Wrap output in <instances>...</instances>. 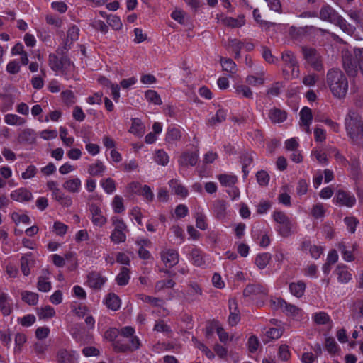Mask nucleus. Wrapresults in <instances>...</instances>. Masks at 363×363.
I'll return each instance as SVG.
<instances>
[{
  "label": "nucleus",
  "mask_w": 363,
  "mask_h": 363,
  "mask_svg": "<svg viewBox=\"0 0 363 363\" xmlns=\"http://www.w3.org/2000/svg\"><path fill=\"white\" fill-rule=\"evenodd\" d=\"M338 250L342 255L343 259L347 262H351L354 259L352 250H347L345 242H342L338 244Z\"/></svg>",
  "instance_id": "obj_47"
},
{
  "label": "nucleus",
  "mask_w": 363,
  "mask_h": 363,
  "mask_svg": "<svg viewBox=\"0 0 363 363\" xmlns=\"http://www.w3.org/2000/svg\"><path fill=\"white\" fill-rule=\"evenodd\" d=\"M226 111L223 109V108H220L217 111L215 116L212 117L209 121H208V124L210 125H216V123H222L223 121H224L225 119H226Z\"/></svg>",
  "instance_id": "obj_41"
},
{
  "label": "nucleus",
  "mask_w": 363,
  "mask_h": 363,
  "mask_svg": "<svg viewBox=\"0 0 363 363\" xmlns=\"http://www.w3.org/2000/svg\"><path fill=\"white\" fill-rule=\"evenodd\" d=\"M112 206L115 213H122L124 211L123 199L118 195L115 196L112 201Z\"/></svg>",
  "instance_id": "obj_50"
},
{
  "label": "nucleus",
  "mask_w": 363,
  "mask_h": 363,
  "mask_svg": "<svg viewBox=\"0 0 363 363\" xmlns=\"http://www.w3.org/2000/svg\"><path fill=\"white\" fill-rule=\"evenodd\" d=\"M64 102L67 106H72L75 103V96L74 93L70 90H66L61 93Z\"/></svg>",
  "instance_id": "obj_64"
},
{
  "label": "nucleus",
  "mask_w": 363,
  "mask_h": 363,
  "mask_svg": "<svg viewBox=\"0 0 363 363\" xmlns=\"http://www.w3.org/2000/svg\"><path fill=\"white\" fill-rule=\"evenodd\" d=\"M202 295V290L199 285L196 282H192L189 284V289L186 293V299L188 301H194L197 300V296Z\"/></svg>",
  "instance_id": "obj_22"
},
{
  "label": "nucleus",
  "mask_w": 363,
  "mask_h": 363,
  "mask_svg": "<svg viewBox=\"0 0 363 363\" xmlns=\"http://www.w3.org/2000/svg\"><path fill=\"white\" fill-rule=\"evenodd\" d=\"M274 221L280 225L278 228L279 234L283 237H288L291 235L292 224L285 213L276 211L273 214Z\"/></svg>",
  "instance_id": "obj_6"
},
{
  "label": "nucleus",
  "mask_w": 363,
  "mask_h": 363,
  "mask_svg": "<svg viewBox=\"0 0 363 363\" xmlns=\"http://www.w3.org/2000/svg\"><path fill=\"white\" fill-rule=\"evenodd\" d=\"M75 352L60 349L57 353V360L59 363H74Z\"/></svg>",
  "instance_id": "obj_20"
},
{
  "label": "nucleus",
  "mask_w": 363,
  "mask_h": 363,
  "mask_svg": "<svg viewBox=\"0 0 363 363\" xmlns=\"http://www.w3.org/2000/svg\"><path fill=\"white\" fill-rule=\"evenodd\" d=\"M74 64L71 62L69 58L67 55L61 56L60 59V71L62 73H66L71 67H73Z\"/></svg>",
  "instance_id": "obj_55"
},
{
  "label": "nucleus",
  "mask_w": 363,
  "mask_h": 363,
  "mask_svg": "<svg viewBox=\"0 0 363 363\" xmlns=\"http://www.w3.org/2000/svg\"><path fill=\"white\" fill-rule=\"evenodd\" d=\"M281 59L285 63L286 66L291 69L292 74H296L298 76L299 69L298 67V62L294 54L291 51H285L282 53Z\"/></svg>",
  "instance_id": "obj_12"
},
{
  "label": "nucleus",
  "mask_w": 363,
  "mask_h": 363,
  "mask_svg": "<svg viewBox=\"0 0 363 363\" xmlns=\"http://www.w3.org/2000/svg\"><path fill=\"white\" fill-rule=\"evenodd\" d=\"M300 118H301V123L300 124L303 123H311V121L313 120V115H312V111L310 108L307 106H304L300 111Z\"/></svg>",
  "instance_id": "obj_38"
},
{
  "label": "nucleus",
  "mask_w": 363,
  "mask_h": 363,
  "mask_svg": "<svg viewBox=\"0 0 363 363\" xmlns=\"http://www.w3.org/2000/svg\"><path fill=\"white\" fill-rule=\"evenodd\" d=\"M8 301V294L0 291V311L4 315H9L12 311V307L10 306Z\"/></svg>",
  "instance_id": "obj_26"
},
{
  "label": "nucleus",
  "mask_w": 363,
  "mask_h": 363,
  "mask_svg": "<svg viewBox=\"0 0 363 363\" xmlns=\"http://www.w3.org/2000/svg\"><path fill=\"white\" fill-rule=\"evenodd\" d=\"M160 256L167 267H173L179 262V254L176 250H164L160 252Z\"/></svg>",
  "instance_id": "obj_9"
},
{
  "label": "nucleus",
  "mask_w": 363,
  "mask_h": 363,
  "mask_svg": "<svg viewBox=\"0 0 363 363\" xmlns=\"http://www.w3.org/2000/svg\"><path fill=\"white\" fill-rule=\"evenodd\" d=\"M21 270L24 276H28L30 273V267L33 266L35 260L32 257V253L29 252L21 258Z\"/></svg>",
  "instance_id": "obj_19"
},
{
  "label": "nucleus",
  "mask_w": 363,
  "mask_h": 363,
  "mask_svg": "<svg viewBox=\"0 0 363 363\" xmlns=\"http://www.w3.org/2000/svg\"><path fill=\"white\" fill-rule=\"evenodd\" d=\"M220 184L225 186H233L238 181L236 176L230 174H220L218 176Z\"/></svg>",
  "instance_id": "obj_40"
},
{
  "label": "nucleus",
  "mask_w": 363,
  "mask_h": 363,
  "mask_svg": "<svg viewBox=\"0 0 363 363\" xmlns=\"http://www.w3.org/2000/svg\"><path fill=\"white\" fill-rule=\"evenodd\" d=\"M155 161L158 164L165 166L169 162V156L164 150H159L156 152Z\"/></svg>",
  "instance_id": "obj_48"
},
{
  "label": "nucleus",
  "mask_w": 363,
  "mask_h": 363,
  "mask_svg": "<svg viewBox=\"0 0 363 363\" xmlns=\"http://www.w3.org/2000/svg\"><path fill=\"white\" fill-rule=\"evenodd\" d=\"M36 139L35 133L33 130L25 129L18 135V140L21 143L32 144Z\"/></svg>",
  "instance_id": "obj_24"
},
{
  "label": "nucleus",
  "mask_w": 363,
  "mask_h": 363,
  "mask_svg": "<svg viewBox=\"0 0 363 363\" xmlns=\"http://www.w3.org/2000/svg\"><path fill=\"white\" fill-rule=\"evenodd\" d=\"M301 53L306 62L315 71L323 70V57L318 50L311 47H301Z\"/></svg>",
  "instance_id": "obj_4"
},
{
  "label": "nucleus",
  "mask_w": 363,
  "mask_h": 363,
  "mask_svg": "<svg viewBox=\"0 0 363 363\" xmlns=\"http://www.w3.org/2000/svg\"><path fill=\"white\" fill-rule=\"evenodd\" d=\"M223 23L225 26L230 28H240L245 24V20L243 18H234L228 17L223 20Z\"/></svg>",
  "instance_id": "obj_44"
},
{
  "label": "nucleus",
  "mask_w": 363,
  "mask_h": 363,
  "mask_svg": "<svg viewBox=\"0 0 363 363\" xmlns=\"http://www.w3.org/2000/svg\"><path fill=\"white\" fill-rule=\"evenodd\" d=\"M228 45L232 48L233 52L235 53V58H239L240 57L242 43L237 39H233L229 41Z\"/></svg>",
  "instance_id": "obj_63"
},
{
  "label": "nucleus",
  "mask_w": 363,
  "mask_h": 363,
  "mask_svg": "<svg viewBox=\"0 0 363 363\" xmlns=\"http://www.w3.org/2000/svg\"><path fill=\"white\" fill-rule=\"evenodd\" d=\"M268 117L273 123L284 122L287 118V113L284 110L274 107L269 111Z\"/></svg>",
  "instance_id": "obj_17"
},
{
  "label": "nucleus",
  "mask_w": 363,
  "mask_h": 363,
  "mask_svg": "<svg viewBox=\"0 0 363 363\" xmlns=\"http://www.w3.org/2000/svg\"><path fill=\"white\" fill-rule=\"evenodd\" d=\"M140 342L138 337H132V340L119 336L118 340L113 343V350L116 352H132L139 349Z\"/></svg>",
  "instance_id": "obj_5"
},
{
  "label": "nucleus",
  "mask_w": 363,
  "mask_h": 363,
  "mask_svg": "<svg viewBox=\"0 0 363 363\" xmlns=\"http://www.w3.org/2000/svg\"><path fill=\"white\" fill-rule=\"evenodd\" d=\"M290 292L296 297L301 298L303 296L306 285L304 281H298L289 284Z\"/></svg>",
  "instance_id": "obj_23"
},
{
  "label": "nucleus",
  "mask_w": 363,
  "mask_h": 363,
  "mask_svg": "<svg viewBox=\"0 0 363 363\" xmlns=\"http://www.w3.org/2000/svg\"><path fill=\"white\" fill-rule=\"evenodd\" d=\"M313 320L318 325H325L330 322V318L325 312H319L314 315Z\"/></svg>",
  "instance_id": "obj_49"
},
{
  "label": "nucleus",
  "mask_w": 363,
  "mask_h": 363,
  "mask_svg": "<svg viewBox=\"0 0 363 363\" xmlns=\"http://www.w3.org/2000/svg\"><path fill=\"white\" fill-rule=\"evenodd\" d=\"M37 288L39 291L43 292L49 291L51 289V283L50 281H47L45 277H39Z\"/></svg>",
  "instance_id": "obj_62"
},
{
  "label": "nucleus",
  "mask_w": 363,
  "mask_h": 363,
  "mask_svg": "<svg viewBox=\"0 0 363 363\" xmlns=\"http://www.w3.org/2000/svg\"><path fill=\"white\" fill-rule=\"evenodd\" d=\"M340 16L329 5L323 6L319 12V17L321 20L328 21L335 24Z\"/></svg>",
  "instance_id": "obj_10"
},
{
  "label": "nucleus",
  "mask_w": 363,
  "mask_h": 363,
  "mask_svg": "<svg viewBox=\"0 0 363 363\" xmlns=\"http://www.w3.org/2000/svg\"><path fill=\"white\" fill-rule=\"evenodd\" d=\"M198 155L195 152L184 153L179 160V164L183 166H195L198 162Z\"/></svg>",
  "instance_id": "obj_27"
},
{
  "label": "nucleus",
  "mask_w": 363,
  "mask_h": 363,
  "mask_svg": "<svg viewBox=\"0 0 363 363\" xmlns=\"http://www.w3.org/2000/svg\"><path fill=\"white\" fill-rule=\"evenodd\" d=\"M326 82L335 97L344 98L348 90V81L338 69H330L326 74Z\"/></svg>",
  "instance_id": "obj_3"
},
{
  "label": "nucleus",
  "mask_w": 363,
  "mask_h": 363,
  "mask_svg": "<svg viewBox=\"0 0 363 363\" xmlns=\"http://www.w3.org/2000/svg\"><path fill=\"white\" fill-rule=\"evenodd\" d=\"M110 239L115 244L122 243L125 241L126 235L125 232L113 230Z\"/></svg>",
  "instance_id": "obj_56"
},
{
  "label": "nucleus",
  "mask_w": 363,
  "mask_h": 363,
  "mask_svg": "<svg viewBox=\"0 0 363 363\" xmlns=\"http://www.w3.org/2000/svg\"><path fill=\"white\" fill-rule=\"evenodd\" d=\"M226 202L223 200H216L213 204V211L216 218L224 220L227 216Z\"/></svg>",
  "instance_id": "obj_16"
},
{
  "label": "nucleus",
  "mask_w": 363,
  "mask_h": 363,
  "mask_svg": "<svg viewBox=\"0 0 363 363\" xmlns=\"http://www.w3.org/2000/svg\"><path fill=\"white\" fill-rule=\"evenodd\" d=\"M106 278L96 272H91L87 275V284L94 289L99 290L105 284Z\"/></svg>",
  "instance_id": "obj_11"
},
{
  "label": "nucleus",
  "mask_w": 363,
  "mask_h": 363,
  "mask_svg": "<svg viewBox=\"0 0 363 363\" xmlns=\"http://www.w3.org/2000/svg\"><path fill=\"white\" fill-rule=\"evenodd\" d=\"M112 223L114 226V231L125 232L128 230L127 225L121 218L113 216L111 218Z\"/></svg>",
  "instance_id": "obj_58"
},
{
  "label": "nucleus",
  "mask_w": 363,
  "mask_h": 363,
  "mask_svg": "<svg viewBox=\"0 0 363 363\" xmlns=\"http://www.w3.org/2000/svg\"><path fill=\"white\" fill-rule=\"evenodd\" d=\"M345 128L352 143L363 147V120L360 115L350 111L345 118Z\"/></svg>",
  "instance_id": "obj_1"
},
{
  "label": "nucleus",
  "mask_w": 363,
  "mask_h": 363,
  "mask_svg": "<svg viewBox=\"0 0 363 363\" xmlns=\"http://www.w3.org/2000/svg\"><path fill=\"white\" fill-rule=\"evenodd\" d=\"M108 23L113 29L115 30H119L122 28V23L119 18V17L115 15H109L107 17Z\"/></svg>",
  "instance_id": "obj_57"
},
{
  "label": "nucleus",
  "mask_w": 363,
  "mask_h": 363,
  "mask_svg": "<svg viewBox=\"0 0 363 363\" xmlns=\"http://www.w3.org/2000/svg\"><path fill=\"white\" fill-rule=\"evenodd\" d=\"M90 212L91 213V221L95 225L102 227L106 223V218L102 215L101 208L96 204L90 206Z\"/></svg>",
  "instance_id": "obj_15"
},
{
  "label": "nucleus",
  "mask_w": 363,
  "mask_h": 363,
  "mask_svg": "<svg viewBox=\"0 0 363 363\" xmlns=\"http://www.w3.org/2000/svg\"><path fill=\"white\" fill-rule=\"evenodd\" d=\"M190 257L195 266L200 267L205 264L203 252L199 248H193L190 252Z\"/></svg>",
  "instance_id": "obj_25"
},
{
  "label": "nucleus",
  "mask_w": 363,
  "mask_h": 363,
  "mask_svg": "<svg viewBox=\"0 0 363 363\" xmlns=\"http://www.w3.org/2000/svg\"><path fill=\"white\" fill-rule=\"evenodd\" d=\"M264 74L261 73L259 77L249 75L246 78V82L252 86L262 85L264 83Z\"/></svg>",
  "instance_id": "obj_61"
},
{
  "label": "nucleus",
  "mask_w": 363,
  "mask_h": 363,
  "mask_svg": "<svg viewBox=\"0 0 363 363\" xmlns=\"http://www.w3.org/2000/svg\"><path fill=\"white\" fill-rule=\"evenodd\" d=\"M146 99L154 104L160 105L162 100L160 95L155 90H147L145 93Z\"/></svg>",
  "instance_id": "obj_45"
},
{
  "label": "nucleus",
  "mask_w": 363,
  "mask_h": 363,
  "mask_svg": "<svg viewBox=\"0 0 363 363\" xmlns=\"http://www.w3.org/2000/svg\"><path fill=\"white\" fill-rule=\"evenodd\" d=\"M335 199L340 206L352 207L356 203V199L353 194L342 189L337 191Z\"/></svg>",
  "instance_id": "obj_8"
},
{
  "label": "nucleus",
  "mask_w": 363,
  "mask_h": 363,
  "mask_svg": "<svg viewBox=\"0 0 363 363\" xmlns=\"http://www.w3.org/2000/svg\"><path fill=\"white\" fill-rule=\"evenodd\" d=\"M106 167L100 160H97L96 163L89 166L88 172L91 176H99L105 171Z\"/></svg>",
  "instance_id": "obj_33"
},
{
  "label": "nucleus",
  "mask_w": 363,
  "mask_h": 363,
  "mask_svg": "<svg viewBox=\"0 0 363 363\" xmlns=\"http://www.w3.org/2000/svg\"><path fill=\"white\" fill-rule=\"evenodd\" d=\"M169 186L174 191V194L182 197H186L188 194V191L185 187L178 183L177 179H172L169 181Z\"/></svg>",
  "instance_id": "obj_35"
},
{
  "label": "nucleus",
  "mask_w": 363,
  "mask_h": 363,
  "mask_svg": "<svg viewBox=\"0 0 363 363\" xmlns=\"http://www.w3.org/2000/svg\"><path fill=\"white\" fill-rule=\"evenodd\" d=\"M130 269L125 267H123L121 269L120 273L117 275L116 278V283L119 286H125L128 284L130 279Z\"/></svg>",
  "instance_id": "obj_30"
},
{
  "label": "nucleus",
  "mask_w": 363,
  "mask_h": 363,
  "mask_svg": "<svg viewBox=\"0 0 363 363\" xmlns=\"http://www.w3.org/2000/svg\"><path fill=\"white\" fill-rule=\"evenodd\" d=\"M175 282L172 279L160 280L157 281L155 289L157 291L164 289H172L174 286Z\"/></svg>",
  "instance_id": "obj_54"
},
{
  "label": "nucleus",
  "mask_w": 363,
  "mask_h": 363,
  "mask_svg": "<svg viewBox=\"0 0 363 363\" xmlns=\"http://www.w3.org/2000/svg\"><path fill=\"white\" fill-rule=\"evenodd\" d=\"M196 218V225L198 228L201 230H206L208 227V224L206 223V217L203 213H196L195 216Z\"/></svg>",
  "instance_id": "obj_59"
},
{
  "label": "nucleus",
  "mask_w": 363,
  "mask_h": 363,
  "mask_svg": "<svg viewBox=\"0 0 363 363\" xmlns=\"http://www.w3.org/2000/svg\"><path fill=\"white\" fill-rule=\"evenodd\" d=\"M220 62L222 65L223 69L225 71L229 72H234L235 70L236 65L231 59H226L224 57H220Z\"/></svg>",
  "instance_id": "obj_53"
},
{
  "label": "nucleus",
  "mask_w": 363,
  "mask_h": 363,
  "mask_svg": "<svg viewBox=\"0 0 363 363\" xmlns=\"http://www.w3.org/2000/svg\"><path fill=\"white\" fill-rule=\"evenodd\" d=\"M22 300L30 306H35L38 301V295L36 293L25 291L21 293Z\"/></svg>",
  "instance_id": "obj_36"
},
{
  "label": "nucleus",
  "mask_w": 363,
  "mask_h": 363,
  "mask_svg": "<svg viewBox=\"0 0 363 363\" xmlns=\"http://www.w3.org/2000/svg\"><path fill=\"white\" fill-rule=\"evenodd\" d=\"M230 315L228 317V323L231 326L236 325L240 320V314L238 309V303L235 299H230L228 301Z\"/></svg>",
  "instance_id": "obj_13"
},
{
  "label": "nucleus",
  "mask_w": 363,
  "mask_h": 363,
  "mask_svg": "<svg viewBox=\"0 0 363 363\" xmlns=\"http://www.w3.org/2000/svg\"><path fill=\"white\" fill-rule=\"evenodd\" d=\"M5 123L8 125H22L25 121L16 114H6L4 118Z\"/></svg>",
  "instance_id": "obj_46"
},
{
  "label": "nucleus",
  "mask_w": 363,
  "mask_h": 363,
  "mask_svg": "<svg viewBox=\"0 0 363 363\" xmlns=\"http://www.w3.org/2000/svg\"><path fill=\"white\" fill-rule=\"evenodd\" d=\"M274 303L279 308H281L284 313L287 315H296L298 313L299 308L296 306L287 303L285 300L281 298H277Z\"/></svg>",
  "instance_id": "obj_18"
},
{
  "label": "nucleus",
  "mask_w": 363,
  "mask_h": 363,
  "mask_svg": "<svg viewBox=\"0 0 363 363\" xmlns=\"http://www.w3.org/2000/svg\"><path fill=\"white\" fill-rule=\"evenodd\" d=\"M130 132L138 135H141L144 132V126L138 118L132 119V125Z\"/></svg>",
  "instance_id": "obj_43"
},
{
  "label": "nucleus",
  "mask_w": 363,
  "mask_h": 363,
  "mask_svg": "<svg viewBox=\"0 0 363 363\" xmlns=\"http://www.w3.org/2000/svg\"><path fill=\"white\" fill-rule=\"evenodd\" d=\"M267 293V289L260 284H248L243 291L244 296L250 297V298H262L266 296Z\"/></svg>",
  "instance_id": "obj_7"
},
{
  "label": "nucleus",
  "mask_w": 363,
  "mask_h": 363,
  "mask_svg": "<svg viewBox=\"0 0 363 363\" xmlns=\"http://www.w3.org/2000/svg\"><path fill=\"white\" fill-rule=\"evenodd\" d=\"M344 223L350 233H354L356 227L359 223V220L354 216H347L344 218Z\"/></svg>",
  "instance_id": "obj_39"
},
{
  "label": "nucleus",
  "mask_w": 363,
  "mask_h": 363,
  "mask_svg": "<svg viewBox=\"0 0 363 363\" xmlns=\"http://www.w3.org/2000/svg\"><path fill=\"white\" fill-rule=\"evenodd\" d=\"M342 60L343 67L349 75L356 76L358 68L363 75V48H354L353 54L348 49L342 50Z\"/></svg>",
  "instance_id": "obj_2"
},
{
  "label": "nucleus",
  "mask_w": 363,
  "mask_h": 363,
  "mask_svg": "<svg viewBox=\"0 0 363 363\" xmlns=\"http://www.w3.org/2000/svg\"><path fill=\"white\" fill-rule=\"evenodd\" d=\"M11 198L18 202H28L33 199L32 193L26 188H19L13 191L10 194Z\"/></svg>",
  "instance_id": "obj_14"
},
{
  "label": "nucleus",
  "mask_w": 363,
  "mask_h": 363,
  "mask_svg": "<svg viewBox=\"0 0 363 363\" xmlns=\"http://www.w3.org/2000/svg\"><path fill=\"white\" fill-rule=\"evenodd\" d=\"M181 137L182 133L179 128L174 126H169L166 133L165 140L170 143L179 140Z\"/></svg>",
  "instance_id": "obj_29"
},
{
  "label": "nucleus",
  "mask_w": 363,
  "mask_h": 363,
  "mask_svg": "<svg viewBox=\"0 0 363 363\" xmlns=\"http://www.w3.org/2000/svg\"><path fill=\"white\" fill-rule=\"evenodd\" d=\"M101 184L107 194H112L116 190L115 182L111 178L102 180Z\"/></svg>",
  "instance_id": "obj_52"
},
{
  "label": "nucleus",
  "mask_w": 363,
  "mask_h": 363,
  "mask_svg": "<svg viewBox=\"0 0 363 363\" xmlns=\"http://www.w3.org/2000/svg\"><path fill=\"white\" fill-rule=\"evenodd\" d=\"M336 273L337 274L338 281L342 283H347L352 278L351 273L345 265H338L336 268Z\"/></svg>",
  "instance_id": "obj_28"
},
{
  "label": "nucleus",
  "mask_w": 363,
  "mask_h": 363,
  "mask_svg": "<svg viewBox=\"0 0 363 363\" xmlns=\"http://www.w3.org/2000/svg\"><path fill=\"white\" fill-rule=\"evenodd\" d=\"M271 255L268 252L258 255L255 258L256 265L261 269H264L269 263Z\"/></svg>",
  "instance_id": "obj_37"
},
{
  "label": "nucleus",
  "mask_w": 363,
  "mask_h": 363,
  "mask_svg": "<svg viewBox=\"0 0 363 363\" xmlns=\"http://www.w3.org/2000/svg\"><path fill=\"white\" fill-rule=\"evenodd\" d=\"M120 332L119 330L116 328H111L107 330L104 333V338L112 342V347H113V343L118 340Z\"/></svg>",
  "instance_id": "obj_42"
},
{
  "label": "nucleus",
  "mask_w": 363,
  "mask_h": 363,
  "mask_svg": "<svg viewBox=\"0 0 363 363\" xmlns=\"http://www.w3.org/2000/svg\"><path fill=\"white\" fill-rule=\"evenodd\" d=\"M82 182L79 178H73L65 181L62 187L69 193H78L81 189Z\"/></svg>",
  "instance_id": "obj_21"
},
{
  "label": "nucleus",
  "mask_w": 363,
  "mask_h": 363,
  "mask_svg": "<svg viewBox=\"0 0 363 363\" xmlns=\"http://www.w3.org/2000/svg\"><path fill=\"white\" fill-rule=\"evenodd\" d=\"M79 38V29L77 26L71 27L68 31L66 38V42L69 44H72L73 42L76 41Z\"/></svg>",
  "instance_id": "obj_60"
},
{
  "label": "nucleus",
  "mask_w": 363,
  "mask_h": 363,
  "mask_svg": "<svg viewBox=\"0 0 363 363\" xmlns=\"http://www.w3.org/2000/svg\"><path fill=\"white\" fill-rule=\"evenodd\" d=\"M335 25L340 27V28L347 34L352 35L356 30L355 27L352 26L347 22L341 16L338 20L335 22Z\"/></svg>",
  "instance_id": "obj_31"
},
{
  "label": "nucleus",
  "mask_w": 363,
  "mask_h": 363,
  "mask_svg": "<svg viewBox=\"0 0 363 363\" xmlns=\"http://www.w3.org/2000/svg\"><path fill=\"white\" fill-rule=\"evenodd\" d=\"M106 305L108 308L113 311H117L121 305L119 297L115 294H109L106 298Z\"/></svg>",
  "instance_id": "obj_34"
},
{
  "label": "nucleus",
  "mask_w": 363,
  "mask_h": 363,
  "mask_svg": "<svg viewBox=\"0 0 363 363\" xmlns=\"http://www.w3.org/2000/svg\"><path fill=\"white\" fill-rule=\"evenodd\" d=\"M235 89L238 94H240L243 97L247 99L252 98V91H251L250 88L248 87L247 86L243 84L237 85L235 86Z\"/></svg>",
  "instance_id": "obj_51"
},
{
  "label": "nucleus",
  "mask_w": 363,
  "mask_h": 363,
  "mask_svg": "<svg viewBox=\"0 0 363 363\" xmlns=\"http://www.w3.org/2000/svg\"><path fill=\"white\" fill-rule=\"evenodd\" d=\"M52 198L63 207L68 208L72 204V198L69 195L65 194L62 191H59Z\"/></svg>",
  "instance_id": "obj_32"
}]
</instances>
